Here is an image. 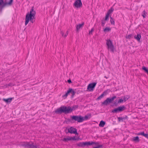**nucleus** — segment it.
<instances>
[{
	"instance_id": "1",
	"label": "nucleus",
	"mask_w": 148,
	"mask_h": 148,
	"mask_svg": "<svg viewBox=\"0 0 148 148\" xmlns=\"http://www.w3.org/2000/svg\"><path fill=\"white\" fill-rule=\"evenodd\" d=\"M78 107V105H74L72 108L69 106L66 107L63 106L55 110V112L57 114H61L63 113L65 114H69L72 112L73 110H75Z\"/></svg>"
},
{
	"instance_id": "2",
	"label": "nucleus",
	"mask_w": 148,
	"mask_h": 148,
	"mask_svg": "<svg viewBox=\"0 0 148 148\" xmlns=\"http://www.w3.org/2000/svg\"><path fill=\"white\" fill-rule=\"evenodd\" d=\"M34 7H32L30 10V13H28L26 14L25 18V25H27L29 21L32 23H33V19L34 18L35 16V11H34Z\"/></svg>"
},
{
	"instance_id": "3",
	"label": "nucleus",
	"mask_w": 148,
	"mask_h": 148,
	"mask_svg": "<svg viewBox=\"0 0 148 148\" xmlns=\"http://www.w3.org/2000/svg\"><path fill=\"white\" fill-rule=\"evenodd\" d=\"M20 145L25 148H40L38 145L35 144L32 141L22 142Z\"/></svg>"
},
{
	"instance_id": "4",
	"label": "nucleus",
	"mask_w": 148,
	"mask_h": 148,
	"mask_svg": "<svg viewBox=\"0 0 148 148\" xmlns=\"http://www.w3.org/2000/svg\"><path fill=\"white\" fill-rule=\"evenodd\" d=\"M69 121L72 123L76 121L78 123H81L83 121V119L82 116L81 115H73L71 116V119Z\"/></svg>"
},
{
	"instance_id": "5",
	"label": "nucleus",
	"mask_w": 148,
	"mask_h": 148,
	"mask_svg": "<svg viewBox=\"0 0 148 148\" xmlns=\"http://www.w3.org/2000/svg\"><path fill=\"white\" fill-rule=\"evenodd\" d=\"M13 0H10L8 2H4L3 0H0V12L1 13L2 12V9L7 4L9 5H12Z\"/></svg>"
},
{
	"instance_id": "6",
	"label": "nucleus",
	"mask_w": 148,
	"mask_h": 148,
	"mask_svg": "<svg viewBox=\"0 0 148 148\" xmlns=\"http://www.w3.org/2000/svg\"><path fill=\"white\" fill-rule=\"evenodd\" d=\"M106 45L107 46L108 49H110L111 51L113 52L114 51V48L112 42L110 40H106Z\"/></svg>"
},
{
	"instance_id": "7",
	"label": "nucleus",
	"mask_w": 148,
	"mask_h": 148,
	"mask_svg": "<svg viewBox=\"0 0 148 148\" xmlns=\"http://www.w3.org/2000/svg\"><path fill=\"white\" fill-rule=\"evenodd\" d=\"M116 98V96H114L110 98H107L106 100L102 103L101 104L102 105H104L106 106L108 105L109 103H112L114 99Z\"/></svg>"
},
{
	"instance_id": "8",
	"label": "nucleus",
	"mask_w": 148,
	"mask_h": 148,
	"mask_svg": "<svg viewBox=\"0 0 148 148\" xmlns=\"http://www.w3.org/2000/svg\"><path fill=\"white\" fill-rule=\"evenodd\" d=\"M65 131L66 134L69 133L71 134H78L77 132V130L73 127H71L70 128L68 129L66 128V129L65 130Z\"/></svg>"
},
{
	"instance_id": "9",
	"label": "nucleus",
	"mask_w": 148,
	"mask_h": 148,
	"mask_svg": "<svg viewBox=\"0 0 148 148\" xmlns=\"http://www.w3.org/2000/svg\"><path fill=\"white\" fill-rule=\"evenodd\" d=\"M75 92L74 91L73 89L71 88H69L67 91V92L66 93V94L62 96V97H65V99L68 96V95L69 93H71L72 94L71 97L73 98L74 95H75Z\"/></svg>"
},
{
	"instance_id": "10",
	"label": "nucleus",
	"mask_w": 148,
	"mask_h": 148,
	"mask_svg": "<svg viewBox=\"0 0 148 148\" xmlns=\"http://www.w3.org/2000/svg\"><path fill=\"white\" fill-rule=\"evenodd\" d=\"M126 108L124 105L120 106L117 108H115L112 110V112L113 113H117L121 112L124 110Z\"/></svg>"
},
{
	"instance_id": "11",
	"label": "nucleus",
	"mask_w": 148,
	"mask_h": 148,
	"mask_svg": "<svg viewBox=\"0 0 148 148\" xmlns=\"http://www.w3.org/2000/svg\"><path fill=\"white\" fill-rule=\"evenodd\" d=\"M93 143V142H90V141L82 142L78 143L77 144V145L79 147H83L85 146H88L92 145Z\"/></svg>"
},
{
	"instance_id": "12",
	"label": "nucleus",
	"mask_w": 148,
	"mask_h": 148,
	"mask_svg": "<svg viewBox=\"0 0 148 148\" xmlns=\"http://www.w3.org/2000/svg\"><path fill=\"white\" fill-rule=\"evenodd\" d=\"M97 84L96 82H93L89 84L87 86V89L90 91H92Z\"/></svg>"
},
{
	"instance_id": "13",
	"label": "nucleus",
	"mask_w": 148,
	"mask_h": 148,
	"mask_svg": "<svg viewBox=\"0 0 148 148\" xmlns=\"http://www.w3.org/2000/svg\"><path fill=\"white\" fill-rule=\"evenodd\" d=\"M73 5L77 8L82 7V3L81 0H76L74 3Z\"/></svg>"
},
{
	"instance_id": "14",
	"label": "nucleus",
	"mask_w": 148,
	"mask_h": 148,
	"mask_svg": "<svg viewBox=\"0 0 148 148\" xmlns=\"http://www.w3.org/2000/svg\"><path fill=\"white\" fill-rule=\"evenodd\" d=\"M91 117V114H88L87 115H85L84 116H82V119L83 121L85 120H87L90 119Z\"/></svg>"
},
{
	"instance_id": "15",
	"label": "nucleus",
	"mask_w": 148,
	"mask_h": 148,
	"mask_svg": "<svg viewBox=\"0 0 148 148\" xmlns=\"http://www.w3.org/2000/svg\"><path fill=\"white\" fill-rule=\"evenodd\" d=\"M84 25V23L83 22L81 24H79L78 25H77L76 27L77 32H78L80 29L82 28Z\"/></svg>"
},
{
	"instance_id": "16",
	"label": "nucleus",
	"mask_w": 148,
	"mask_h": 148,
	"mask_svg": "<svg viewBox=\"0 0 148 148\" xmlns=\"http://www.w3.org/2000/svg\"><path fill=\"white\" fill-rule=\"evenodd\" d=\"M140 140L138 136L134 137L132 139V141L135 143H138Z\"/></svg>"
},
{
	"instance_id": "17",
	"label": "nucleus",
	"mask_w": 148,
	"mask_h": 148,
	"mask_svg": "<svg viewBox=\"0 0 148 148\" xmlns=\"http://www.w3.org/2000/svg\"><path fill=\"white\" fill-rule=\"evenodd\" d=\"M127 116L126 115L124 117H118V119L119 121V122H120L121 121H123V120H125L126 119H127Z\"/></svg>"
},
{
	"instance_id": "18",
	"label": "nucleus",
	"mask_w": 148,
	"mask_h": 148,
	"mask_svg": "<svg viewBox=\"0 0 148 148\" xmlns=\"http://www.w3.org/2000/svg\"><path fill=\"white\" fill-rule=\"evenodd\" d=\"M134 38L136 39L138 41H139L141 38V36L140 34H138L137 35H135L134 36Z\"/></svg>"
},
{
	"instance_id": "19",
	"label": "nucleus",
	"mask_w": 148,
	"mask_h": 148,
	"mask_svg": "<svg viewBox=\"0 0 148 148\" xmlns=\"http://www.w3.org/2000/svg\"><path fill=\"white\" fill-rule=\"evenodd\" d=\"M12 99V98H9L7 99H3V100L6 103H10Z\"/></svg>"
},
{
	"instance_id": "20",
	"label": "nucleus",
	"mask_w": 148,
	"mask_h": 148,
	"mask_svg": "<svg viewBox=\"0 0 148 148\" xmlns=\"http://www.w3.org/2000/svg\"><path fill=\"white\" fill-rule=\"evenodd\" d=\"M106 124V122L102 120L101 121L99 124V126L100 127H103Z\"/></svg>"
},
{
	"instance_id": "21",
	"label": "nucleus",
	"mask_w": 148,
	"mask_h": 148,
	"mask_svg": "<svg viewBox=\"0 0 148 148\" xmlns=\"http://www.w3.org/2000/svg\"><path fill=\"white\" fill-rule=\"evenodd\" d=\"M71 140V137L69 136L67 138H64L62 139V140L65 142H67Z\"/></svg>"
},
{
	"instance_id": "22",
	"label": "nucleus",
	"mask_w": 148,
	"mask_h": 148,
	"mask_svg": "<svg viewBox=\"0 0 148 148\" xmlns=\"http://www.w3.org/2000/svg\"><path fill=\"white\" fill-rule=\"evenodd\" d=\"M60 33H61V34L62 35V36L64 37H66L67 35H68V31H67L66 32V34L65 35H64V33L62 31H61Z\"/></svg>"
},
{
	"instance_id": "23",
	"label": "nucleus",
	"mask_w": 148,
	"mask_h": 148,
	"mask_svg": "<svg viewBox=\"0 0 148 148\" xmlns=\"http://www.w3.org/2000/svg\"><path fill=\"white\" fill-rule=\"evenodd\" d=\"M142 69L148 75V69L145 66H143Z\"/></svg>"
},
{
	"instance_id": "24",
	"label": "nucleus",
	"mask_w": 148,
	"mask_h": 148,
	"mask_svg": "<svg viewBox=\"0 0 148 148\" xmlns=\"http://www.w3.org/2000/svg\"><path fill=\"white\" fill-rule=\"evenodd\" d=\"M111 29L109 27H106L104 29V31L105 32H108L110 31Z\"/></svg>"
},
{
	"instance_id": "25",
	"label": "nucleus",
	"mask_w": 148,
	"mask_h": 148,
	"mask_svg": "<svg viewBox=\"0 0 148 148\" xmlns=\"http://www.w3.org/2000/svg\"><path fill=\"white\" fill-rule=\"evenodd\" d=\"M110 22L111 24L112 25H114V19L111 16L110 17Z\"/></svg>"
},
{
	"instance_id": "26",
	"label": "nucleus",
	"mask_w": 148,
	"mask_h": 148,
	"mask_svg": "<svg viewBox=\"0 0 148 148\" xmlns=\"http://www.w3.org/2000/svg\"><path fill=\"white\" fill-rule=\"evenodd\" d=\"M133 38V35L132 34H130L126 37L127 39H130Z\"/></svg>"
},
{
	"instance_id": "27",
	"label": "nucleus",
	"mask_w": 148,
	"mask_h": 148,
	"mask_svg": "<svg viewBox=\"0 0 148 148\" xmlns=\"http://www.w3.org/2000/svg\"><path fill=\"white\" fill-rule=\"evenodd\" d=\"M130 98V97L127 96L126 95L124 96V97L123 99L124 101V102H125L127 100Z\"/></svg>"
},
{
	"instance_id": "28",
	"label": "nucleus",
	"mask_w": 148,
	"mask_h": 148,
	"mask_svg": "<svg viewBox=\"0 0 148 148\" xmlns=\"http://www.w3.org/2000/svg\"><path fill=\"white\" fill-rule=\"evenodd\" d=\"M113 11L114 9L112 7L110 10H108L107 13L109 14L110 15V14H111Z\"/></svg>"
},
{
	"instance_id": "29",
	"label": "nucleus",
	"mask_w": 148,
	"mask_h": 148,
	"mask_svg": "<svg viewBox=\"0 0 148 148\" xmlns=\"http://www.w3.org/2000/svg\"><path fill=\"white\" fill-rule=\"evenodd\" d=\"M71 140H79V138H75V136H73V137H71Z\"/></svg>"
},
{
	"instance_id": "30",
	"label": "nucleus",
	"mask_w": 148,
	"mask_h": 148,
	"mask_svg": "<svg viewBox=\"0 0 148 148\" xmlns=\"http://www.w3.org/2000/svg\"><path fill=\"white\" fill-rule=\"evenodd\" d=\"M146 12L145 10L143 12V14H142V16H143V18H145L146 17Z\"/></svg>"
},
{
	"instance_id": "31",
	"label": "nucleus",
	"mask_w": 148,
	"mask_h": 148,
	"mask_svg": "<svg viewBox=\"0 0 148 148\" xmlns=\"http://www.w3.org/2000/svg\"><path fill=\"white\" fill-rule=\"evenodd\" d=\"M109 16V14L107 13V14H106V16H105V20L107 21V20H108Z\"/></svg>"
},
{
	"instance_id": "32",
	"label": "nucleus",
	"mask_w": 148,
	"mask_h": 148,
	"mask_svg": "<svg viewBox=\"0 0 148 148\" xmlns=\"http://www.w3.org/2000/svg\"><path fill=\"white\" fill-rule=\"evenodd\" d=\"M103 95L102 94L99 96V97L97 98V100H98L101 99L103 96Z\"/></svg>"
},
{
	"instance_id": "33",
	"label": "nucleus",
	"mask_w": 148,
	"mask_h": 148,
	"mask_svg": "<svg viewBox=\"0 0 148 148\" xmlns=\"http://www.w3.org/2000/svg\"><path fill=\"white\" fill-rule=\"evenodd\" d=\"M108 89L105 90L104 91L103 93H102V94L103 95V96L106 95H107L108 94Z\"/></svg>"
},
{
	"instance_id": "34",
	"label": "nucleus",
	"mask_w": 148,
	"mask_h": 148,
	"mask_svg": "<svg viewBox=\"0 0 148 148\" xmlns=\"http://www.w3.org/2000/svg\"><path fill=\"white\" fill-rule=\"evenodd\" d=\"M102 147L103 145H100L96 147H93V148H102Z\"/></svg>"
},
{
	"instance_id": "35",
	"label": "nucleus",
	"mask_w": 148,
	"mask_h": 148,
	"mask_svg": "<svg viewBox=\"0 0 148 148\" xmlns=\"http://www.w3.org/2000/svg\"><path fill=\"white\" fill-rule=\"evenodd\" d=\"M124 101L123 99H119L118 101V103H122Z\"/></svg>"
},
{
	"instance_id": "36",
	"label": "nucleus",
	"mask_w": 148,
	"mask_h": 148,
	"mask_svg": "<svg viewBox=\"0 0 148 148\" xmlns=\"http://www.w3.org/2000/svg\"><path fill=\"white\" fill-rule=\"evenodd\" d=\"M105 20H104L102 21L101 25L103 26H104V25L105 24Z\"/></svg>"
},
{
	"instance_id": "37",
	"label": "nucleus",
	"mask_w": 148,
	"mask_h": 148,
	"mask_svg": "<svg viewBox=\"0 0 148 148\" xmlns=\"http://www.w3.org/2000/svg\"><path fill=\"white\" fill-rule=\"evenodd\" d=\"M119 103H118V102H117L116 101H115L114 103V105L115 106H116Z\"/></svg>"
},
{
	"instance_id": "38",
	"label": "nucleus",
	"mask_w": 148,
	"mask_h": 148,
	"mask_svg": "<svg viewBox=\"0 0 148 148\" xmlns=\"http://www.w3.org/2000/svg\"><path fill=\"white\" fill-rule=\"evenodd\" d=\"M91 142H93V143H94L92 145L95 144V145L97 146H98V145H99V143H95V142H92V141Z\"/></svg>"
},
{
	"instance_id": "39",
	"label": "nucleus",
	"mask_w": 148,
	"mask_h": 148,
	"mask_svg": "<svg viewBox=\"0 0 148 148\" xmlns=\"http://www.w3.org/2000/svg\"><path fill=\"white\" fill-rule=\"evenodd\" d=\"M94 31V29H93V28H92L91 30L89 32V34H92V32Z\"/></svg>"
},
{
	"instance_id": "40",
	"label": "nucleus",
	"mask_w": 148,
	"mask_h": 148,
	"mask_svg": "<svg viewBox=\"0 0 148 148\" xmlns=\"http://www.w3.org/2000/svg\"><path fill=\"white\" fill-rule=\"evenodd\" d=\"M144 136L146 138H148V134H145Z\"/></svg>"
},
{
	"instance_id": "41",
	"label": "nucleus",
	"mask_w": 148,
	"mask_h": 148,
	"mask_svg": "<svg viewBox=\"0 0 148 148\" xmlns=\"http://www.w3.org/2000/svg\"><path fill=\"white\" fill-rule=\"evenodd\" d=\"M67 82L69 84H71L72 83L71 80L70 79H68L67 81Z\"/></svg>"
},
{
	"instance_id": "42",
	"label": "nucleus",
	"mask_w": 148,
	"mask_h": 148,
	"mask_svg": "<svg viewBox=\"0 0 148 148\" xmlns=\"http://www.w3.org/2000/svg\"><path fill=\"white\" fill-rule=\"evenodd\" d=\"M145 134V133L144 132H141V135H142L143 136H144Z\"/></svg>"
},
{
	"instance_id": "43",
	"label": "nucleus",
	"mask_w": 148,
	"mask_h": 148,
	"mask_svg": "<svg viewBox=\"0 0 148 148\" xmlns=\"http://www.w3.org/2000/svg\"><path fill=\"white\" fill-rule=\"evenodd\" d=\"M136 134L137 135H141V132L136 133Z\"/></svg>"
},
{
	"instance_id": "44",
	"label": "nucleus",
	"mask_w": 148,
	"mask_h": 148,
	"mask_svg": "<svg viewBox=\"0 0 148 148\" xmlns=\"http://www.w3.org/2000/svg\"><path fill=\"white\" fill-rule=\"evenodd\" d=\"M104 77L106 78V79H107V78H108L107 77H106V76H105Z\"/></svg>"
}]
</instances>
